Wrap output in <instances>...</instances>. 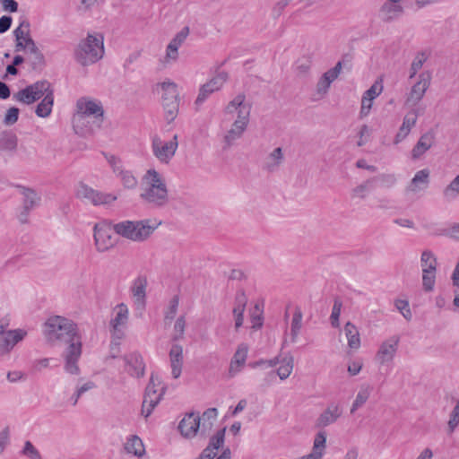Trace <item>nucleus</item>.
Returning <instances> with one entry per match:
<instances>
[{
    "mask_svg": "<svg viewBox=\"0 0 459 459\" xmlns=\"http://www.w3.org/2000/svg\"><path fill=\"white\" fill-rule=\"evenodd\" d=\"M24 455L30 457V459H42V456L39 450L32 445L30 441H26L24 447L22 451Z\"/></svg>",
    "mask_w": 459,
    "mask_h": 459,
    "instance_id": "nucleus-54",
    "label": "nucleus"
},
{
    "mask_svg": "<svg viewBox=\"0 0 459 459\" xmlns=\"http://www.w3.org/2000/svg\"><path fill=\"white\" fill-rule=\"evenodd\" d=\"M344 332L348 338L349 347L354 350L359 349L360 346V338L355 325L351 322H347L344 325Z\"/></svg>",
    "mask_w": 459,
    "mask_h": 459,
    "instance_id": "nucleus-26",
    "label": "nucleus"
},
{
    "mask_svg": "<svg viewBox=\"0 0 459 459\" xmlns=\"http://www.w3.org/2000/svg\"><path fill=\"white\" fill-rule=\"evenodd\" d=\"M420 264L422 271H437V259L434 255L429 251H424L421 254Z\"/></svg>",
    "mask_w": 459,
    "mask_h": 459,
    "instance_id": "nucleus-37",
    "label": "nucleus"
},
{
    "mask_svg": "<svg viewBox=\"0 0 459 459\" xmlns=\"http://www.w3.org/2000/svg\"><path fill=\"white\" fill-rule=\"evenodd\" d=\"M160 222L151 224V220L124 221L115 223L114 232L134 242L145 241L157 229Z\"/></svg>",
    "mask_w": 459,
    "mask_h": 459,
    "instance_id": "nucleus-3",
    "label": "nucleus"
},
{
    "mask_svg": "<svg viewBox=\"0 0 459 459\" xmlns=\"http://www.w3.org/2000/svg\"><path fill=\"white\" fill-rule=\"evenodd\" d=\"M147 284L148 281L145 275H138L133 282L131 290L136 301L139 303H145Z\"/></svg>",
    "mask_w": 459,
    "mask_h": 459,
    "instance_id": "nucleus-21",
    "label": "nucleus"
},
{
    "mask_svg": "<svg viewBox=\"0 0 459 459\" xmlns=\"http://www.w3.org/2000/svg\"><path fill=\"white\" fill-rule=\"evenodd\" d=\"M434 134L433 133H427L423 134L415 147L412 150V156L414 158H419L423 153H425L434 143Z\"/></svg>",
    "mask_w": 459,
    "mask_h": 459,
    "instance_id": "nucleus-23",
    "label": "nucleus"
},
{
    "mask_svg": "<svg viewBox=\"0 0 459 459\" xmlns=\"http://www.w3.org/2000/svg\"><path fill=\"white\" fill-rule=\"evenodd\" d=\"M15 187L18 188L21 194L23 195V208L32 210L36 206L39 205L41 198L33 188L22 185H16Z\"/></svg>",
    "mask_w": 459,
    "mask_h": 459,
    "instance_id": "nucleus-20",
    "label": "nucleus"
},
{
    "mask_svg": "<svg viewBox=\"0 0 459 459\" xmlns=\"http://www.w3.org/2000/svg\"><path fill=\"white\" fill-rule=\"evenodd\" d=\"M200 421L201 418L198 412H188L180 420L178 429L184 437L191 438L197 434L200 429Z\"/></svg>",
    "mask_w": 459,
    "mask_h": 459,
    "instance_id": "nucleus-10",
    "label": "nucleus"
},
{
    "mask_svg": "<svg viewBox=\"0 0 459 459\" xmlns=\"http://www.w3.org/2000/svg\"><path fill=\"white\" fill-rule=\"evenodd\" d=\"M402 12L400 0H387L379 10V17L385 22H389L399 16Z\"/></svg>",
    "mask_w": 459,
    "mask_h": 459,
    "instance_id": "nucleus-17",
    "label": "nucleus"
},
{
    "mask_svg": "<svg viewBox=\"0 0 459 459\" xmlns=\"http://www.w3.org/2000/svg\"><path fill=\"white\" fill-rule=\"evenodd\" d=\"M368 397H369L368 389V388L361 389L358 393L356 399L354 400V402L352 403V406L351 409V413H354L360 406H362L367 402Z\"/></svg>",
    "mask_w": 459,
    "mask_h": 459,
    "instance_id": "nucleus-47",
    "label": "nucleus"
},
{
    "mask_svg": "<svg viewBox=\"0 0 459 459\" xmlns=\"http://www.w3.org/2000/svg\"><path fill=\"white\" fill-rule=\"evenodd\" d=\"M119 175L121 177V180L125 187L128 189H133L136 187L137 179L131 171L119 170Z\"/></svg>",
    "mask_w": 459,
    "mask_h": 459,
    "instance_id": "nucleus-45",
    "label": "nucleus"
},
{
    "mask_svg": "<svg viewBox=\"0 0 459 459\" xmlns=\"http://www.w3.org/2000/svg\"><path fill=\"white\" fill-rule=\"evenodd\" d=\"M251 111V105L242 104V107L238 110V119L233 123V126L240 128L241 131H245L249 122V116Z\"/></svg>",
    "mask_w": 459,
    "mask_h": 459,
    "instance_id": "nucleus-28",
    "label": "nucleus"
},
{
    "mask_svg": "<svg viewBox=\"0 0 459 459\" xmlns=\"http://www.w3.org/2000/svg\"><path fill=\"white\" fill-rule=\"evenodd\" d=\"M44 335L52 344H67L64 352L65 369L72 375H78L80 368L77 362L82 355V337L77 325L72 320L54 316L44 324Z\"/></svg>",
    "mask_w": 459,
    "mask_h": 459,
    "instance_id": "nucleus-1",
    "label": "nucleus"
},
{
    "mask_svg": "<svg viewBox=\"0 0 459 459\" xmlns=\"http://www.w3.org/2000/svg\"><path fill=\"white\" fill-rule=\"evenodd\" d=\"M165 391H166V386L163 385L161 387L160 393L159 394L158 396H156L154 399H149V401L144 408V413L142 412V414L145 418H148L152 414L153 409L157 406V404L161 400L162 395L164 394Z\"/></svg>",
    "mask_w": 459,
    "mask_h": 459,
    "instance_id": "nucleus-49",
    "label": "nucleus"
},
{
    "mask_svg": "<svg viewBox=\"0 0 459 459\" xmlns=\"http://www.w3.org/2000/svg\"><path fill=\"white\" fill-rule=\"evenodd\" d=\"M302 311L299 307H295V311L293 314L292 321H291V326H290V335H291V342H296L298 335L299 333V331L302 326Z\"/></svg>",
    "mask_w": 459,
    "mask_h": 459,
    "instance_id": "nucleus-30",
    "label": "nucleus"
},
{
    "mask_svg": "<svg viewBox=\"0 0 459 459\" xmlns=\"http://www.w3.org/2000/svg\"><path fill=\"white\" fill-rule=\"evenodd\" d=\"M161 384V381L160 380L159 377L155 375L154 373H152L151 378L149 381V384L147 385L145 388V393L143 396V405H142V411L144 413V408L149 401V399H154L157 394V389L156 386L160 385Z\"/></svg>",
    "mask_w": 459,
    "mask_h": 459,
    "instance_id": "nucleus-24",
    "label": "nucleus"
},
{
    "mask_svg": "<svg viewBox=\"0 0 459 459\" xmlns=\"http://www.w3.org/2000/svg\"><path fill=\"white\" fill-rule=\"evenodd\" d=\"M246 95L244 93L238 94L232 100L229 102L227 107L225 108V112L228 114H232L235 111H238L242 104L245 102Z\"/></svg>",
    "mask_w": 459,
    "mask_h": 459,
    "instance_id": "nucleus-43",
    "label": "nucleus"
},
{
    "mask_svg": "<svg viewBox=\"0 0 459 459\" xmlns=\"http://www.w3.org/2000/svg\"><path fill=\"white\" fill-rule=\"evenodd\" d=\"M178 146V135L175 134L172 140L163 143L161 139L155 135L152 138V147L153 154L160 161L168 163L171 158L175 155L177 148Z\"/></svg>",
    "mask_w": 459,
    "mask_h": 459,
    "instance_id": "nucleus-7",
    "label": "nucleus"
},
{
    "mask_svg": "<svg viewBox=\"0 0 459 459\" xmlns=\"http://www.w3.org/2000/svg\"><path fill=\"white\" fill-rule=\"evenodd\" d=\"M326 432L319 431L314 439L312 452L300 459H322L326 447Z\"/></svg>",
    "mask_w": 459,
    "mask_h": 459,
    "instance_id": "nucleus-19",
    "label": "nucleus"
},
{
    "mask_svg": "<svg viewBox=\"0 0 459 459\" xmlns=\"http://www.w3.org/2000/svg\"><path fill=\"white\" fill-rule=\"evenodd\" d=\"M342 68V62L338 61L333 68L326 71L323 75H326V77H328L329 80L331 79V82H333L339 76Z\"/></svg>",
    "mask_w": 459,
    "mask_h": 459,
    "instance_id": "nucleus-61",
    "label": "nucleus"
},
{
    "mask_svg": "<svg viewBox=\"0 0 459 459\" xmlns=\"http://www.w3.org/2000/svg\"><path fill=\"white\" fill-rule=\"evenodd\" d=\"M311 67V59L310 57H302V58H299L298 61H297V70L300 73V74H307L309 69Z\"/></svg>",
    "mask_w": 459,
    "mask_h": 459,
    "instance_id": "nucleus-62",
    "label": "nucleus"
},
{
    "mask_svg": "<svg viewBox=\"0 0 459 459\" xmlns=\"http://www.w3.org/2000/svg\"><path fill=\"white\" fill-rule=\"evenodd\" d=\"M342 415V411L336 404H330L317 418L316 421V428H325L334 423Z\"/></svg>",
    "mask_w": 459,
    "mask_h": 459,
    "instance_id": "nucleus-15",
    "label": "nucleus"
},
{
    "mask_svg": "<svg viewBox=\"0 0 459 459\" xmlns=\"http://www.w3.org/2000/svg\"><path fill=\"white\" fill-rule=\"evenodd\" d=\"M78 113L82 116H93L101 123L104 117V109L101 103L88 100L86 98H80L76 102Z\"/></svg>",
    "mask_w": 459,
    "mask_h": 459,
    "instance_id": "nucleus-9",
    "label": "nucleus"
},
{
    "mask_svg": "<svg viewBox=\"0 0 459 459\" xmlns=\"http://www.w3.org/2000/svg\"><path fill=\"white\" fill-rule=\"evenodd\" d=\"M178 303H179V298L178 295H175L169 301V309L165 314L166 320L174 319V317L177 314V311H178Z\"/></svg>",
    "mask_w": 459,
    "mask_h": 459,
    "instance_id": "nucleus-56",
    "label": "nucleus"
},
{
    "mask_svg": "<svg viewBox=\"0 0 459 459\" xmlns=\"http://www.w3.org/2000/svg\"><path fill=\"white\" fill-rule=\"evenodd\" d=\"M30 22L28 20H23L21 22L19 27H17L13 30V34L16 39H23L25 42V38H27V34L30 35Z\"/></svg>",
    "mask_w": 459,
    "mask_h": 459,
    "instance_id": "nucleus-51",
    "label": "nucleus"
},
{
    "mask_svg": "<svg viewBox=\"0 0 459 459\" xmlns=\"http://www.w3.org/2000/svg\"><path fill=\"white\" fill-rule=\"evenodd\" d=\"M179 101V97H177L175 100L172 99L171 100L161 102L165 112V119L169 124L174 121L178 114Z\"/></svg>",
    "mask_w": 459,
    "mask_h": 459,
    "instance_id": "nucleus-27",
    "label": "nucleus"
},
{
    "mask_svg": "<svg viewBox=\"0 0 459 459\" xmlns=\"http://www.w3.org/2000/svg\"><path fill=\"white\" fill-rule=\"evenodd\" d=\"M161 90L164 91L161 97V102L171 100L172 99L179 97L178 85L173 82H163L160 84Z\"/></svg>",
    "mask_w": 459,
    "mask_h": 459,
    "instance_id": "nucleus-32",
    "label": "nucleus"
},
{
    "mask_svg": "<svg viewBox=\"0 0 459 459\" xmlns=\"http://www.w3.org/2000/svg\"><path fill=\"white\" fill-rule=\"evenodd\" d=\"M332 82H331V79L329 80L326 75H322L316 84L317 92L319 94H325L328 91Z\"/></svg>",
    "mask_w": 459,
    "mask_h": 459,
    "instance_id": "nucleus-59",
    "label": "nucleus"
},
{
    "mask_svg": "<svg viewBox=\"0 0 459 459\" xmlns=\"http://www.w3.org/2000/svg\"><path fill=\"white\" fill-rule=\"evenodd\" d=\"M77 197L89 200L93 205L109 204L117 200L112 194H105L93 189L88 185L81 182L77 190Z\"/></svg>",
    "mask_w": 459,
    "mask_h": 459,
    "instance_id": "nucleus-8",
    "label": "nucleus"
},
{
    "mask_svg": "<svg viewBox=\"0 0 459 459\" xmlns=\"http://www.w3.org/2000/svg\"><path fill=\"white\" fill-rule=\"evenodd\" d=\"M382 81H376L371 85V87L364 92L362 98L370 99V100L373 101V100L376 99L382 92Z\"/></svg>",
    "mask_w": 459,
    "mask_h": 459,
    "instance_id": "nucleus-50",
    "label": "nucleus"
},
{
    "mask_svg": "<svg viewBox=\"0 0 459 459\" xmlns=\"http://www.w3.org/2000/svg\"><path fill=\"white\" fill-rule=\"evenodd\" d=\"M20 109L16 107H11L7 109L4 118V124L6 126H12L15 124L19 118Z\"/></svg>",
    "mask_w": 459,
    "mask_h": 459,
    "instance_id": "nucleus-55",
    "label": "nucleus"
},
{
    "mask_svg": "<svg viewBox=\"0 0 459 459\" xmlns=\"http://www.w3.org/2000/svg\"><path fill=\"white\" fill-rule=\"evenodd\" d=\"M372 134V129L368 125H362L358 132L359 141L357 146L361 147L365 145L369 140Z\"/></svg>",
    "mask_w": 459,
    "mask_h": 459,
    "instance_id": "nucleus-52",
    "label": "nucleus"
},
{
    "mask_svg": "<svg viewBox=\"0 0 459 459\" xmlns=\"http://www.w3.org/2000/svg\"><path fill=\"white\" fill-rule=\"evenodd\" d=\"M104 53L103 37L99 39L97 37L88 34L74 50L75 60L82 66L95 64L102 58Z\"/></svg>",
    "mask_w": 459,
    "mask_h": 459,
    "instance_id": "nucleus-4",
    "label": "nucleus"
},
{
    "mask_svg": "<svg viewBox=\"0 0 459 459\" xmlns=\"http://www.w3.org/2000/svg\"><path fill=\"white\" fill-rule=\"evenodd\" d=\"M18 137L12 131L4 130L0 133V151L13 152L17 149Z\"/></svg>",
    "mask_w": 459,
    "mask_h": 459,
    "instance_id": "nucleus-22",
    "label": "nucleus"
},
{
    "mask_svg": "<svg viewBox=\"0 0 459 459\" xmlns=\"http://www.w3.org/2000/svg\"><path fill=\"white\" fill-rule=\"evenodd\" d=\"M117 315L115 318L111 319L110 321V325L114 328L115 331H117L118 325H125L128 318V308L126 305L121 303L117 305Z\"/></svg>",
    "mask_w": 459,
    "mask_h": 459,
    "instance_id": "nucleus-31",
    "label": "nucleus"
},
{
    "mask_svg": "<svg viewBox=\"0 0 459 459\" xmlns=\"http://www.w3.org/2000/svg\"><path fill=\"white\" fill-rule=\"evenodd\" d=\"M143 179L148 186L140 197L154 207L165 206L169 203L168 189L159 172L155 169H149Z\"/></svg>",
    "mask_w": 459,
    "mask_h": 459,
    "instance_id": "nucleus-2",
    "label": "nucleus"
},
{
    "mask_svg": "<svg viewBox=\"0 0 459 459\" xmlns=\"http://www.w3.org/2000/svg\"><path fill=\"white\" fill-rule=\"evenodd\" d=\"M125 449L128 454H133L137 457H142L145 453L143 443L136 435H133L127 439Z\"/></svg>",
    "mask_w": 459,
    "mask_h": 459,
    "instance_id": "nucleus-25",
    "label": "nucleus"
},
{
    "mask_svg": "<svg viewBox=\"0 0 459 459\" xmlns=\"http://www.w3.org/2000/svg\"><path fill=\"white\" fill-rule=\"evenodd\" d=\"M459 195V175L446 187L444 195L450 199Z\"/></svg>",
    "mask_w": 459,
    "mask_h": 459,
    "instance_id": "nucleus-53",
    "label": "nucleus"
},
{
    "mask_svg": "<svg viewBox=\"0 0 459 459\" xmlns=\"http://www.w3.org/2000/svg\"><path fill=\"white\" fill-rule=\"evenodd\" d=\"M113 226L114 224L107 220L95 224L93 238L99 252H106L116 245L117 242L112 236L114 232Z\"/></svg>",
    "mask_w": 459,
    "mask_h": 459,
    "instance_id": "nucleus-5",
    "label": "nucleus"
},
{
    "mask_svg": "<svg viewBox=\"0 0 459 459\" xmlns=\"http://www.w3.org/2000/svg\"><path fill=\"white\" fill-rule=\"evenodd\" d=\"M431 81V75L429 72H423L419 75L418 80L413 82L411 90L407 98V103H417L420 101L427 89L429 88Z\"/></svg>",
    "mask_w": 459,
    "mask_h": 459,
    "instance_id": "nucleus-11",
    "label": "nucleus"
},
{
    "mask_svg": "<svg viewBox=\"0 0 459 459\" xmlns=\"http://www.w3.org/2000/svg\"><path fill=\"white\" fill-rule=\"evenodd\" d=\"M400 337L399 336H393L390 339L385 341L377 353V359L381 363H386L393 359L398 346H399Z\"/></svg>",
    "mask_w": 459,
    "mask_h": 459,
    "instance_id": "nucleus-12",
    "label": "nucleus"
},
{
    "mask_svg": "<svg viewBox=\"0 0 459 459\" xmlns=\"http://www.w3.org/2000/svg\"><path fill=\"white\" fill-rule=\"evenodd\" d=\"M4 333H5V335L11 342V344L13 345V347H14L18 342H20L25 338V336L27 335V331L23 329H15L9 331L4 330Z\"/></svg>",
    "mask_w": 459,
    "mask_h": 459,
    "instance_id": "nucleus-41",
    "label": "nucleus"
},
{
    "mask_svg": "<svg viewBox=\"0 0 459 459\" xmlns=\"http://www.w3.org/2000/svg\"><path fill=\"white\" fill-rule=\"evenodd\" d=\"M244 132L245 131H241L240 128H236L232 126V128L230 131H228L227 134L224 137V141L227 143V145H231L232 142L239 138Z\"/></svg>",
    "mask_w": 459,
    "mask_h": 459,
    "instance_id": "nucleus-57",
    "label": "nucleus"
},
{
    "mask_svg": "<svg viewBox=\"0 0 459 459\" xmlns=\"http://www.w3.org/2000/svg\"><path fill=\"white\" fill-rule=\"evenodd\" d=\"M28 51L33 55L30 59V66L33 71H41L46 66V59L43 53L39 49L32 38L27 34L25 38Z\"/></svg>",
    "mask_w": 459,
    "mask_h": 459,
    "instance_id": "nucleus-13",
    "label": "nucleus"
},
{
    "mask_svg": "<svg viewBox=\"0 0 459 459\" xmlns=\"http://www.w3.org/2000/svg\"><path fill=\"white\" fill-rule=\"evenodd\" d=\"M226 428L219 429L215 435H213L209 440V446L214 450H218L224 444Z\"/></svg>",
    "mask_w": 459,
    "mask_h": 459,
    "instance_id": "nucleus-44",
    "label": "nucleus"
},
{
    "mask_svg": "<svg viewBox=\"0 0 459 459\" xmlns=\"http://www.w3.org/2000/svg\"><path fill=\"white\" fill-rule=\"evenodd\" d=\"M293 362H294V358L290 354H288L283 359H281V365L275 371L276 375L281 380L286 379L290 375V373L293 369Z\"/></svg>",
    "mask_w": 459,
    "mask_h": 459,
    "instance_id": "nucleus-29",
    "label": "nucleus"
},
{
    "mask_svg": "<svg viewBox=\"0 0 459 459\" xmlns=\"http://www.w3.org/2000/svg\"><path fill=\"white\" fill-rule=\"evenodd\" d=\"M43 96L44 98L35 108V113L38 117L45 118L51 114L54 105V89L51 83H49V87Z\"/></svg>",
    "mask_w": 459,
    "mask_h": 459,
    "instance_id": "nucleus-16",
    "label": "nucleus"
},
{
    "mask_svg": "<svg viewBox=\"0 0 459 459\" xmlns=\"http://www.w3.org/2000/svg\"><path fill=\"white\" fill-rule=\"evenodd\" d=\"M3 334L4 335L0 337V356L8 354L13 349L8 337L5 333Z\"/></svg>",
    "mask_w": 459,
    "mask_h": 459,
    "instance_id": "nucleus-60",
    "label": "nucleus"
},
{
    "mask_svg": "<svg viewBox=\"0 0 459 459\" xmlns=\"http://www.w3.org/2000/svg\"><path fill=\"white\" fill-rule=\"evenodd\" d=\"M48 80H40L26 86L13 94V99L26 105H30L41 99L49 87Z\"/></svg>",
    "mask_w": 459,
    "mask_h": 459,
    "instance_id": "nucleus-6",
    "label": "nucleus"
},
{
    "mask_svg": "<svg viewBox=\"0 0 459 459\" xmlns=\"http://www.w3.org/2000/svg\"><path fill=\"white\" fill-rule=\"evenodd\" d=\"M376 182L377 178H372L370 179H368L367 181L356 186L353 189V193L363 198L365 197L364 193L372 190L375 187Z\"/></svg>",
    "mask_w": 459,
    "mask_h": 459,
    "instance_id": "nucleus-48",
    "label": "nucleus"
},
{
    "mask_svg": "<svg viewBox=\"0 0 459 459\" xmlns=\"http://www.w3.org/2000/svg\"><path fill=\"white\" fill-rule=\"evenodd\" d=\"M126 365L129 366L128 372L135 377H143L144 376L145 364L141 354L133 352L124 357Z\"/></svg>",
    "mask_w": 459,
    "mask_h": 459,
    "instance_id": "nucleus-14",
    "label": "nucleus"
},
{
    "mask_svg": "<svg viewBox=\"0 0 459 459\" xmlns=\"http://www.w3.org/2000/svg\"><path fill=\"white\" fill-rule=\"evenodd\" d=\"M436 272L437 271H422V286L426 291H431L434 289L436 282Z\"/></svg>",
    "mask_w": 459,
    "mask_h": 459,
    "instance_id": "nucleus-38",
    "label": "nucleus"
},
{
    "mask_svg": "<svg viewBox=\"0 0 459 459\" xmlns=\"http://www.w3.org/2000/svg\"><path fill=\"white\" fill-rule=\"evenodd\" d=\"M247 351L248 347L247 344H239L230 362V368H232L234 364L243 366L247 357Z\"/></svg>",
    "mask_w": 459,
    "mask_h": 459,
    "instance_id": "nucleus-35",
    "label": "nucleus"
},
{
    "mask_svg": "<svg viewBox=\"0 0 459 459\" xmlns=\"http://www.w3.org/2000/svg\"><path fill=\"white\" fill-rule=\"evenodd\" d=\"M428 59V55L425 53V52H420L416 55V56L414 57L412 63H411V70H410V77L412 78L416 74L417 72L422 67L423 64L426 62V60Z\"/></svg>",
    "mask_w": 459,
    "mask_h": 459,
    "instance_id": "nucleus-42",
    "label": "nucleus"
},
{
    "mask_svg": "<svg viewBox=\"0 0 459 459\" xmlns=\"http://www.w3.org/2000/svg\"><path fill=\"white\" fill-rule=\"evenodd\" d=\"M247 298L244 290H238L235 297V306L233 308V314H244Z\"/></svg>",
    "mask_w": 459,
    "mask_h": 459,
    "instance_id": "nucleus-39",
    "label": "nucleus"
},
{
    "mask_svg": "<svg viewBox=\"0 0 459 459\" xmlns=\"http://www.w3.org/2000/svg\"><path fill=\"white\" fill-rule=\"evenodd\" d=\"M459 424V401L456 403V405L455 406L450 420L448 421V427L450 429V432H453L454 429L458 426Z\"/></svg>",
    "mask_w": 459,
    "mask_h": 459,
    "instance_id": "nucleus-58",
    "label": "nucleus"
},
{
    "mask_svg": "<svg viewBox=\"0 0 459 459\" xmlns=\"http://www.w3.org/2000/svg\"><path fill=\"white\" fill-rule=\"evenodd\" d=\"M210 84H203L199 90L198 96L195 100V105L203 104L206 99L211 95L210 91H207Z\"/></svg>",
    "mask_w": 459,
    "mask_h": 459,
    "instance_id": "nucleus-64",
    "label": "nucleus"
},
{
    "mask_svg": "<svg viewBox=\"0 0 459 459\" xmlns=\"http://www.w3.org/2000/svg\"><path fill=\"white\" fill-rule=\"evenodd\" d=\"M342 307V301L341 298L335 297L334 300H333L332 313L330 316L331 325L333 328H338L340 326L339 318H340Z\"/></svg>",
    "mask_w": 459,
    "mask_h": 459,
    "instance_id": "nucleus-36",
    "label": "nucleus"
},
{
    "mask_svg": "<svg viewBox=\"0 0 459 459\" xmlns=\"http://www.w3.org/2000/svg\"><path fill=\"white\" fill-rule=\"evenodd\" d=\"M172 377L178 378L181 375L183 365V347L179 344H173L169 351Z\"/></svg>",
    "mask_w": 459,
    "mask_h": 459,
    "instance_id": "nucleus-18",
    "label": "nucleus"
},
{
    "mask_svg": "<svg viewBox=\"0 0 459 459\" xmlns=\"http://www.w3.org/2000/svg\"><path fill=\"white\" fill-rule=\"evenodd\" d=\"M229 78V74L225 71L219 72L214 77H212L209 82L205 84H210L207 91H210L209 93H212L216 91H219L222 85L227 82Z\"/></svg>",
    "mask_w": 459,
    "mask_h": 459,
    "instance_id": "nucleus-34",
    "label": "nucleus"
},
{
    "mask_svg": "<svg viewBox=\"0 0 459 459\" xmlns=\"http://www.w3.org/2000/svg\"><path fill=\"white\" fill-rule=\"evenodd\" d=\"M179 47H180V45L174 43V41L170 40V42L169 43V45L167 47L166 56L168 58L177 60L178 57V49Z\"/></svg>",
    "mask_w": 459,
    "mask_h": 459,
    "instance_id": "nucleus-63",
    "label": "nucleus"
},
{
    "mask_svg": "<svg viewBox=\"0 0 459 459\" xmlns=\"http://www.w3.org/2000/svg\"><path fill=\"white\" fill-rule=\"evenodd\" d=\"M250 317L253 329L258 330L263 326V309L260 307L258 304L255 305L254 310L251 312Z\"/></svg>",
    "mask_w": 459,
    "mask_h": 459,
    "instance_id": "nucleus-40",
    "label": "nucleus"
},
{
    "mask_svg": "<svg viewBox=\"0 0 459 459\" xmlns=\"http://www.w3.org/2000/svg\"><path fill=\"white\" fill-rule=\"evenodd\" d=\"M186 327V320L184 316H180L175 322L174 331L175 334L172 336V341L177 342L184 338V332Z\"/></svg>",
    "mask_w": 459,
    "mask_h": 459,
    "instance_id": "nucleus-46",
    "label": "nucleus"
},
{
    "mask_svg": "<svg viewBox=\"0 0 459 459\" xmlns=\"http://www.w3.org/2000/svg\"><path fill=\"white\" fill-rule=\"evenodd\" d=\"M429 170L422 169L418 171L411 180L410 188L411 191H417L426 186L429 182Z\"/></svg>",
    "mask_w": 459,
    "mask_h": 459,
    "instance_id": "nucleus-33",
    "label": "nucleus"
}]
</instances>
